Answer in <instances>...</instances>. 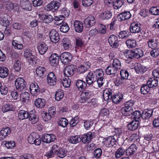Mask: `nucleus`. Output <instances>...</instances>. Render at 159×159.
<instances>
[{
	"mask_svg": "<svg viewBox=\"0 0 159 159\" xmlns=\"http://www.w3.org/2000/svg\"><path fill=\"white\" fill-rule=\"evenodd\" d=\"M71 80L68 78L63 79L61 81L63 86L65 88H69L70 85Z\"/></svg>",
	"mask_w": 159,
	"mask_h": 159,
	"instance_id": "774afa93",
	"label": "nucleus"
},
{
	"mask_svg": "<svg viewBox=\"0 0 159 159\" xmlns=\"http://www.w3.org/2000/svg\"><path fill=\"white\" fill-rule=\"evenodd\" d=\"M122 112L123 115L126 116H130L133 112V108L125 106L122 109Z\"/></svg>",
	"mask_w": 159,
	"mask_h": 159,
	"instance_id": "72a5a7b5",
	"label": "nucleus"
},
{
	"mask_svg": "<svg viewBox=\"0 0 159 159\" xmlns=\"http://www.w3.org/2000/svg\"><path fill=\"white\" fill-rule=\"evenodd\" d=\"M60 57L61 62L64 65H67L70 63L72 59V56L68 52L62 53Z\"/></svg>",
	"mask_w": 159,
	"mask_h": 159,
	"instance_id": "20e7f679",
	"label": "nucleus"
},
{
	"mask_svg": "<svg viewBox=\"0 0 159 159\" xmlns=\"http://www.w3.org/2000/svg\"><path fill=\"white\" fill-rule=\"evenodd\" d=\"M147 68L140 64H138L135 67V70L138 74H143L147 70Z\"/></svg>",
	"mask_w": 159,
	"mask_h": 159,
	"instance_id": "2f4dec72",
	"label": "nucleus"
},
{
	"mask_svg": "<svg viewBox=\"0 0 159 159\" xmlns=\"http://www.w3.org/2000/svg\"><path fill=\"white\" fill-rule=\"evenodd\" d=\"M32 124H36L39 120V117L34 113L31 112L29 114L28 118Z\"/></svg>",
	"mask_w": 159,
	"mask_h": 159,
	"instance_id": "f704fd0d",
	"label": "nucleus"
},
{
	"mask_svg": "<svg viewBox=\"0 0 159 159\" xmlns=\"http://www.w3.org/2000/svg\"><path fill=\"white\" fill-rule=\"evenodd\" d=\"M108 42L112 48H117L119 45L117 37L114 34L110 35L108 39Z\"/></svg>",
	"mask_w": 159,
	"mask_h": 159,
	"instance_id": "0eeeda50",
	"label": "nucleus"
},
{
	"mask_svg": "<svg viewBox=\"0 0 159 159\" xmlns=\"http://www.w3.org/2000/svg\"><path fill=\"white\" fill-rule=\"evenodd\" d=\"M67 152L66 150L61 148L57 151L55 155H57L60 158H63L66 155Z\"/></svg>",
	"mask_w": 159,
	"mask_h": 159,
	"instance_id": "3c124183",
	"label": "nucleus"
},
{
	"mask_svg": "<svg viewBox=\"0 0 159 159\" xmlns=\"http://www.w3.org/2000/svg\"><path fill=\"white\" fill-rule=\"evenodd\" d=\"M69 122L68 120L65 118H61L59 121V125L62 127L64 128L68 125Z\"/></svg>",
	"mask_w": 159,
	"mask_h": 159,
	"instance_id": "e2e57ef3",
	"label": "nucleus"
},
{
	"mask_svg": "<svg viewBox=\"0 0 159 159\" xmlns=\"http://www.w3.org/2000/svg\"><path fill=\"white\" fill-rule=\"evenodd\" d=\"M102 151L100 148H98L95 149L93 151V157L96 158H100L102 154Z\"/></svg>",
	"mask_w": 159,
	"mask_h": 159,
	"instance_id": "6e6d98bb",
	"label": "nucleus"
},
{
	"mask_svg": "<svg viewBox=\"0 0 159 159\" xmlns=\"http://www.w3.org/2000/svg\"><path fill=\"white\" fill-rule=\"evenodd\" d=\"M135 58H139L143 56V51L140 48L134 49Z\"/></svg>",
	"mask_w": 159,
	"mask_h": 159,
	"instance_id": "0e129e2a",
	"label": "nucleus"
},
{
	"mask_svg": "<svg viewBox=\"0 0 159 159\" xmlns=\"http://www.w3.org/2000/svg\"><path fill=\"white\" fill-rule=\"evenodd\" d=\"M130 140L134 142L133 143H135L138 145L140 141L139 136L136 134H132L129 138Z\"/></svg>",
	"mask_w": 159,
	"mask_h": 159,
	"instance_id": "603ef678",
	"label": "nucleus"
},
{
	"mask_svg": "<svg viewBox=\"0 0 159 159\" xmlns=\"http://www.w3.org/2000/svg\"><path fill=\"white\" fill-rule=\"evenodd\" d=\"M30 93L33 96H37L40 93V89L37 83H32L30 86Z\"/></svg>",
	"mask_w": 159,
	"mask_h": 159,
	"instance_id": "1a4fd4ad",
	"label": "nucleus"
},
{
	"mask_svg": "<svg viewBox=\"0 0 159 159\" xmlns=\"http://www.w3.org/2000/svg\"><path fill=\"white\" fill-rule=\"evenodd\" d=\"M92 73H93V76L95 78L98 84L96 87H94V88H97L98 87H100L102 86L104 82V80L103 77V71L101 69H98Z\"/></svg>",
	"mask_w": 159,
	"mask_h": 159,
	"instance_id": "f257e3e1",
	"label": "nucleus"
},
{
	"mask_svg": "<svg viewBox=\"0 0 159 159\" xmlns=\"http://www.w3.org/2000/svg\"><path fill=\"white\" fill-rule=\"evenodd\" d=\"M123 96L121 93H118L114 95L112 97V102L116 104H117L120 103L122 100Z\"/></svg>",
	"mask_w": 159,
	"mask_h": 159,
	"instance_id": "a878e982",
	"label": "nucleus"
},
{
	"mask_svg": "<svg viewBox=\"0 0 159 159\" xmlns=\"http://www.w3.org/2000/svg\"><path fill=\"white\" fill-rule=\"evenodd\" d=\"M24 55L29 60L31 61H33L34 59L35 58V56L33 54L32 51L28 49H26L25 50Z\"/></svg>",
	"mask_w": 159,
	"mask_h": 159,
	"instance_id": "cd10ccee",
	"label": "nucleus"
},
{
	"mask_svg": "<svg viewBox=\"0 0 159 159\" xmlns=\"http://www.w3.org/2000/svg\"><path fill=\"white\" fill-rule=\"evenodd\" d=\"M137 145L132 143L129 147L126 150V154L128 156H131L134 155L137 150Z\"/></svg>",
	"mask_w": 159,
	"mask_h": 159,
	"instance_id": "f8f14e48",
	"label": "nucleus"
},
{
	"mask_svg": "<svg viewBox=\"0 0 159 159\" xmlns=\"http://www.w3.org/2000/svg\"><path fill=\"white\" fill-rule=\"evenodd\" d=\"M112 16V13L109 11H107L102 12L101 15V17L103 20H108Z\"/></svg>",
	"mask_w": 159,
	"mask_h": 159,
	"instance_id": "09e8293b",
	"label": "nucleus"
},
{
	"mask_svg": "<svg viewBox=\"0 0 159 159\" xmlns=\"http://www.w3.org/2000/svg\"><path fill=\"white\" fill-rule=\"evenodd\" d=\"M81 140V138L78 135H75L71 137L69 139L70 143L73 144H76Z\"/></svg>",
	"mask_w": 159,
	"mask_h": 159,
	"instance_id": "8fccbe9b",
	"label": "nucleus"
},
{
	"mask_svg": "<svg viewBox=\"0 0 159 159\" xmlns=\"http://www.w3.org/2000/svg\"><path fill=\"white\" fill-rule=\"evenodd\" d=\"M26 82L25 80L21 77L17 78L15 81V85L17 90L22 91L26 86Z\"/></svg>",
	"mask_w": 159,
	"mask_h": 159,
	"instance_id": "39448f33",
	"label": "nucleus"
},
{
	"mask_svg": "<svg viewBox=\"0 0 159 159\" xmlns=\"http://www.w3.org/2000/svg\"><path fill=\"white\" fill-rule=\"evenodd\" d=\"M20 99L22 102H25L26 101H28L29 99V94L27 92H24L21 93L20 95Z\"/></svg>",
	"mask_w": 159,
	"mask_h": 159,
	"instance_id": "864d4df0",
	"label": "nucleus"
},
{
	"mask_svg": "<svg viewBox=\"0 0 159 159\" xmlns=\"http://www.w3.org/2000/svg\"><path fill=\"white\" fill-rule=\"evenodd\" d=\"M139 121L138 120H133L130 122L127 125L128 129L130 130H134L136 129L139 126Z\"/></svg>",
	"mask_w": 159,
	"mask_h": 159,
	"instance_id": "c85d7f7f",
	"label": "nucleus"
},
{
	"mask_svg": "<svg viewBox=\"0 0 159 159\" xmlns=\"http://www.w3.org/2000/svg\"><path fill=\"white\" fill-rule=\"evenodd\" d=\"M57 79L55 74L52 72L49 73L47 75V82L51 86L55 85L56 83Z\"/></svg>",
	"mask_w": 159,
	"mask_h": 159,
	"instance_id": "ddd939ff",
	"label": "nucleus"
},
{
	"mask_svg": "<svg viewBox=\"0 0 159 159\" xmlns=\"http://www.w3.org/2000/svg\"><path fill=\"white\" fill-rule=\"evenodd\" d=\"M150 13L153 15H159V7H153L149 10Z\"/></svg>",
	"mask_w": 159,
	"mask_h": 159,
	"instance_id": "69168bd1",
	"label": "nucleus"
},
{
	"mask_svg": "<svg viewBox=\"0 0 159 159\" xmlns=\"http://www.w3.org/2000/svg\"><path fill=\"white\" fill-rule=\"evenodd\" d=\"M36 72L37 75L40 77H43L46 74V69L42 66H39L37 68Z\"/></svg>",
	"mask_w": 159,
	"mask_h": 159,
	"instance_id": "7c9ffc66",
	"label": "nucleus"
},
{
	"mask_svg": "<svg viewBox=\"0 0 159 159\" xmlns=\"http://www.w3.org/2000/svg\"><path fill=\"white\" fill-rule=\"evenodd\" d=\"M46 104L45 100L44 99L38 98L34 102L35 105L39 108H43Z\"/></svg>",
	"mask_w": 159,
	"mask_h": 159,
	"instance_id": "473e14b6",
	"label": "nucleus"
},
{
	"mask_svg": "<svg viewBox=\"0 0 159 159\" xmlns=\"http://www.w3.org/2000/svg\"><path fill=\"white\" fill-rule=\"evenodd\" d=\"M74 66L73 65H70L66 67L64 71V75L67 77L72 75L74 73Z\"/></svg>",
	"mask_w": 159,
	"mask_h": 159,
	"instance_id": "aec40b11",
	"label": "nucleus"
},
{
	"mask_svg": "<svg viewBox=\"0 0 159 159\" xmlns=\"http://www.w3.org/2000/svg\"><path fill=\"white\" fill-rule=\"evenodd\" d=\"M21 62L19 59H15L13 65V67L14 70L17 72L19 71L21 69Z\"/></svg>",
	"mask_w": 159,
	"mask_h": 159,
	"instance_id": "a19ab883",
	"label": "nucleus"
},
{
	"mask_svg": "<svg viewBox=\"0 0 159 159\" xmlns=\"http://www.w3.org/2000/svg\"><path fill=\"white\" fill-rule=\"evenodd\" d=\"M13 108V105L11 103L6 104L3 106L2 108V110L3 112H6L8 111H11Z\"/></svg>",
	"mask_w": 159,
	"mask_h": 159,
	"instance_id": "5fc2aeb1",
	"label": "nucleus"
},
{
	"mask_svg": "<svg viewBox=\"0 0 159 159\" xmlns=\"http://www.w3.org/2000/svg\"><path fill=\"white\" fill-rule=\"evenodd\" d=\"M92 96V93L90 91L87 90L85 92H83L81 94L79 99L80 102L82 103L86 102L87 101L88 102H92V101L94 100L93 99H92L91 101L90 102H89L88 100Z\"/></svg>",
	"mask_w": 159,
	"mask_h": 159,
	"instance_id": "423d86ee",
	"label": "nucleus"
},
{
	"mask_svg": "<svg viewBox=\"0 0 159 159\" xmlns=\"http://www.w3.org/2000/svg\"><path fill=\"white\" fill-rule=\"evenodd\" d=\"M112 66L117 70L120 69L121 66L120 61L118 59H114L113 61Z\"/></svg>",
	"mask_w": 159,
	"mask_h": 159,
	"instance_id": "052dcab7",
	"label": "nucleus"
},
{
	"mask_svg": "<svg viewBox=\"0 0 159 159\" xmlns=\"http://www.w3.org/2000/svg\"><path fill=\"white\" fill-rule=\"evenodd\" d=\"M86 80L87 84L89 85H92L93 87L94 84L97 83L95 78L93 76V73L92 72H89L86 77Z\"/></svg>",
	"mask_w": 159,
	"mask_h": 159,
	"instance_id": "4468645a",
	"label": "nucleus"
},
{
	"mask_svg": "<svg viewBox=\"0 0 159 159\" xmlns=\"http://www.w3.org/2000/svg\"><path fill=\"white\" fill-rule=\"evenodd\" d=\"M56 139L55 136L52 134H45L42 137V141L47 143L54 141Z\"/></svg>",
	"mask_w": 159,
	"mask_h": 159,
	"instance_id": "6e6552de",
	"label": "nucleus"
},
{
	"mask_svg": "<svg viewBox=\"0 0 159 159\" xmlns=\"http://www.w3.org/2000/svg\"><path fill=\"white\" fill-rule=\"evenodd\" d=\"M141 25L140 24L132 23L130 24L129 30L132 33H139L141 31Z\"/></svg>",
	"mask_w": 159,
	"mask_h": 159,
	"instance_id": "dca6fc26",
	"label": "nucleus"
},
{
	"mask_svg": "<svg viewBox=\"0 0 159 159\" xmlns=\"http://www.w3.org/2000/svg\"><path fill=\"white\" fill-rule=\"evenodd\" d=\"M43 21L45 23H49L53 20L52 16L50 15H44L43 16Z\"/></svg>",
	"mask_w": 159,
	"mask_h": 159,
	"instance_id": "680f3d73",
	"label": "nucleus"
},
{
	"mask_svg": "<svg viewBox=\"0 0 159 159\" xmlns=\"http://www.w3.org/2000/svg\"><path fill=\"white\" fill-rule=\"evenodd\" d=\"M9 70L7 68L3 66L0 67V77L5 78L8 75Z\"/></svg>",
	"mask_w": 159,
	"mask_h": 159,
	"instance_id": "4c0bfd02",
	"label": "nucleus"
},
{
	"mask_svg": "<svg viewBox=\"0 0 159 159\" xmlns=\"http://www.w3.org/2000/svg\"><path fill=\"white\" fill-rule=\"evenodd\" d=\"M37 48L39 53L43 55L47 51L48 47L44 42H41L38 44Z\"/></svg>",
	"mask_w": 159,
	"mask_h": 159,
	"instance_id": "6ab92c4d",
	"label": "nucleus"
},
{
	"mask_svg": "<svg viewBox=\"0 0 159 159\" xmlns=\"http://www.w3.org/2000/svg\"><path fill=\"white\" fill-rule=\"evenodd\" d=\"M60 0H54L45 7V9L47 11H56L58 9L60 6Z\"/></svg>",
	"mask_w": 159,
	"mask_h": 159,
	"instance_id": "f03ea898",
	"label": "nucleus"
},
{
	"mask_svg": "<svg viewBox=\"0 0 159 159\" xmlns=\"http://www.w3.org/2000/svg\"><path fill=\"white\" fill-rule=\"evenodd\" d=\"M64 96V94L63 91L61 90H58L57 91L55 95V98L56 100L57 101H60Z\"/></svg>",
	"mask_w": 159,
	"mask_h": 159,
	"instance_id": "bf43d9fd",
	"label": "nucleus"
},
{
	"mask_svg": "<svg viewBox=\"0 0 159 159\" xmlns=\"http://www.w3.org/2000/svg\"><path fill=\"white\" fill-rule=\"evenodd\" d=\"M126 152V149L120 147L115 152V156L117 158H120L124 155Z\"/></svg>",
	"mask_w": 159,
	"mask_h": 159,
	"instance_id": "e433bc0d",
	"label": "nucleus"
},
{
	"mask_svg": "<svg viewBox=\"0 0 159 159\" xmlns=\"http://www.w3.org/2000/svg\"><path fill=\"white\" fill-rule=\"evenodd\" d=\"M124 55L126 57L130 59L135 58L134 50H126L123 52Z\"/></svg>",
	"mask_w": 159,
	"mask_h": 159,
	"instance_id": "79ce46f5",
	"label": "nucleus"
},
{
	"mask_svg": "<svg viewBox=\"0 0 159 159\" xmlns=\"http://www.w3.org/2000/svg\"><path fill=\"white\" fill-rule=\"evenodd\" d=\"M153 110L150 109H146L142 112V118L143 120H146L149 119L152 115Z\"/></svg>",
	"mask_w": 159,
	"mask_h": 159,
	"instance_id": "b1692460",
	"label": "nucleus"
},
{
	"mask_svg": "<svg viewBox=\"0 0 159 159\" xmlns=\"http://www.w3.org/2000/svg\"><path fill=\"white\" fill-rule=\"evenodd\" d=\"M2 145L5 146L8 149H12L15 146V143L13 141H4L2 142Z\"/></svg>",
	"mask_w": 159,
	"mask_h": 159,
	"instance_id": "58836bf2",
	"label": "nucleus"
},
{
	"mask_svg": "<svg viewBox=\"0 0 159 159\" xmlns=\"http://www.w3.org/2000/svg\"><path fill=\"white\" fill-rule=\"evenodd\" d=\"M132 116L135 120L139 121V120L142 118V115L141 112L139 111H136L133 112Z\"/></svg>",
	"mask_w": 159,
	"mask_h": 159,
	"instance_id": "13d9d810",
	"label": "nucleus"
},
{
	"mask_svg": "<svg viewBox=\"0 0 159 159\" xmlns=\"http://www.w3.org/2000/svg\"><path fill=\"white\" fill-rule=\"evenodd\" d=\"M93 124V120H85L84 121V126L86 129H89Z\"/></svg>",
	"mask_w": 159,
	"mask_h": 159,
	"instance_id": "4d7b16f0",
	"label": "nucleus"
},
{
	"mask_svg": "<svg viewBox=\"0 0 159 159\" xmlns=\"http://www.w3.org/2000/svg\"><path fill=\"white\" fill-rule=\"evenodd\" d=\"M93 134L91 132L84 134L80 138L83 143H89L93 138Z\"/></svg>",
	"mask_w": 159,
	"mask_h": 159,
	"instance_id": "5701e85b",
	"label": "nucleus"
},
{
	"mask_svg": "<svg viewBox=\"0 0 159 159\" xmlns=\"http://www.w3.org/2000/svg\"><path fill=\"white\" fill-rule=\"evenodd\" d=\"M95 23L94 17L92 16L87 17L84 20V23L87 27L89 28L94 25Z\"/></svg>",
	"mask_w": 159,
	"mask_h": 159,
	"instance_id": "a211bd4d",
	"label": "nucleus"
},
{
	"mask_svg": "<svg viewBox=\"0 0 159 159\" xmlns=\"http://www.w3.org/2000/svg\"><path fill=\"white\" fill-rule=\"evenodd\" d=\"M28 141L30 143L38 146L41 143L40 137L36 133H33L30 135L28 137Z\"/></svg>",
	"mask_w": 159,
	"mask_h": 159,
	"instance_id": "7ed1b4c3",
	"label": "nucleus"
},
{
	"mask_svg": "<svg viewBox=\"0 0 159 159\" xmlns=\"http://www.w3.org/2000/svg\"><path fill=\"white\" fill-rule=\"evenodd\" d=\"M150 88L147 83L143 84L140 89L141 93L143 94H146L150 91Z\"/></svg>",
	"mask_w": 159,
	"mask_h": 159,
	"instance_id": "de8ad7c7",
	"label": "nucleus"
},
{
	"mask_svg": "<svg viewBox=\"0 0 159 159\" xmlns=\"http://www.w3.org/2000/svg\"><path fill=\"white\" fill-rule=\"evenodd\" d=\"M61 16L64 18L67 17L70 13V11L66 7L63 8L60 10Z\"/></svg>",
	"mask_w": 159,
	"mask_h": 159,
	"instance_id": "338daca9",
	"label": "nucleus"
},
{
	"mask_svg": "<svg viewBox=\"0 0 159 159\" xmlns=\"http://www.w3.org/2000/svg\"><path fill=\"white\" fill-rule=\"evenodd\" d=\"M51 41L53 43H56L59 40V36L58 33L55 30H51L49 34Z\"/></svg>",
	"mask_w": 159,
	"mask_h": 159,
	"instance_id": "9d476101",
	"label": "nucleus"
},
{
	"mask_svg": "<svg viewBox=\"0 0 159 159\" xmlns=\"http://www.w3.org/2000/svg\"><path fill=\"white\" fill-rule=\"evenodd\" d=\"M76 85L78 89L80 91L85 88L86 86V84L82 80H79L76 82Z\"/></svg>",
	"mask_w": 159,
	"mask_h": 159,
	"instance_id": "37998d69",
	"label": "nucleus"
},
{
	"mask_svg": "<svg viewBox=\"0 0 159 159\" xmlns=\"http://www.w3.org/2000/svg\"><path fill=\"white\" fill-rule=\"evenodd\" d=\"M147 84L150 88H153L157 86L158 85V80L155 78H151L148 80Z\"/></svg>",
	"mask_w": 159,
	"mask_h": 159,
	"instance_id": "c756f323",
	"label": "nucleus"
},
{
	"mask_svg": "<svg viewBox=\"0 0 159 159\" xmlns=\"http://www.w3.org/2000/svg\"><path fill=\"white\" fill-rule=\"evenodd\" d=\"M127 47L129 48H134L136 47L137 42L133 39H129L127 40L125 42Z\"/></svg>",
	"mask_w": 159,
	"mask_h": 159,
	"instance_id": "ea45409f",
	"label": "nucleus"
},
{
	"mask_svg": "<svg viewBox=\"0 0 159 159\" xmlns=\"http://www.w3.org/2000/svg\"><path fill=\"white\" fill-rule=\"evenodd\" d=\"M59 57L56 53L52 54L49 57V62L51 65L56 66L58 64L59 61Z\"/></svg>",
	"mask_w": 159,
	"mask_h": 159,
	"instance_id": "2eb2a0df",
	"label": "nucleus"
},
{
	"mask_svg": "<svg viewBox=\"0 0 159 159\" xmlns=\"http://www.w3.org/2000/svg\"><path fill=\"white\" fill-rule=\"evenodd\" d=\"M11 132L10 129L8 127L3 128L0 131V140H2Z\"/></svg>",
	"mask_w": 159,
	"mask_h": 159,
	"instance_id": "bb28decb",
	"label": "nucleus"
},
{
	"mask_svg": "<svg viewBox=\"0 0 159 159\" xmlns=\"http://www.w3.org/2000/svg\"><path fill=\"white\" fill-rule=\"evenodd\" d=\"M131 15L129 11H124L120 13L118 16V20L119 21L125 20L129 19Z\"/></svg>",
	"mask_w": 159,
	"mask_h": 159,
	"instance_id": "412c9836",
	"label": "nucleus"
},
{
	"mask_svg": "<svg viewBox=\"0 0 159 159\" xmlns=\"http://www.w3.org/2000/svg\"><path fill=\"white\" fill-rule=\"evenodd\" d=\"M74 26L75 31L78 33L81 32L83 30V25L81 21H75L74 23Z\"/></svg>",
	"mask_w": 159,
	"mask_h": 159,
	"instance_id": "393cba45",
	"label": "nucleus"
},
{
	"mask_svg": "<svg viewBox=\"0 0 159 159\" xmlns=\"http://www.w3.org/2000/svg\"><path fill=\"white\" fill-rule=\"evenodd\" d=\"M20 5L23 9L27 11H31L32 9L31 3L28 0H20Z\"/></svg>",
	"mask_w": 159,
	"mask_h": 159,
	"instance_id": "f3484780",
	"label": "nucleus"
},
{
	"mask_svg": "<svg viewBox=\"0 0 159 159\" xmlns=\"http://www.w3.org/2000/svg\"><path fill=\"white\" fill-rule=\"evenodd\" d=\"M62 42L63 48L65 50L68 49L70 46H71L70 41L68 38H64L62 40Z\"/></svg>",
	"mask_w": 159,
	"mask_h": 159,
	"instance_id": "a18cd8bd",
	"label": "nucleus"
},
{
	"mask_svg": "<svg viewBox=\"0 0 159 159\" xmlns=\"http://www.w3.org/2000/svg\"><path fill=\"white\" fill-rule=\"evenodd\" d=\"M103 143L107 147L110 148L115 145L116 140L114 136H110L105 139H104Z\"/></svg>",
	"mask_w": 159,
	"mask_h": 159,
	"instance_id": "9b49d317",
	"label": "nucleus"
},
{
	"mask_svg": "<svg viewBox=\"0 0 159 159\" xmlns=\"http://www.w3.org/2000/svg\"><path fill=\"white\" fill-rule=\"evenodd\" d=\"M117 70L112 65L108 66L106 69L105 72L107 75H115L117 72Z\"/></svg>",
	"mask_w": 159,
	"mask_h": 159,
	"instance_id": "c9c22d12",
	"label": "nucleus"
},
{
	"mask_svg": "<svg viewBox=\"0 0 159 159\" xmlns=\"http://www.w3.org/2000/svg\"><path fill=\"white\" fill-rule=\"evenodd\" d=\"M89 67V66L87 64H84L79 67L77 69V71L79 74H81L85 72Z\"/></svg>",
	"mask_w": 159,
	"mask_h": 159,
	"instance_id": "49530a36",
	"label": "nucleus"
},
{
	"mask_svg": "<svg viewBox=\"0 0 159 159\" xmlns=\"http://www.w3.org/2000/svg\"><path fill=\"white\" fill-rule=\"evenodd\" d=\"M29 113L26 111L21 110L19 111L18 114V118L19 119L22 120L28 118Z\"/></svg>",
	"mask_w": 159,
	"mask_h": 159,
	"instance_id": "c03bdc74",
	"label": "nucleus"
},
{
	"mask_svg": "<svg viewBox=\"0 0 159 159\" xmlns=\"http://www.w3.org/2000/svg\"><path fill=\"white\" fill-rule=\"evenodd\" d=\"M112 90L110 88L105 89L103 91V94L104 100L107 101L109 99L111 98L112 96Z\"/></svg>",
	"mask_w": 159,
	"mask_h": 159,
	"instance_id": "4be33fe9",
	"label": "nucleus"
}]
</instances>
